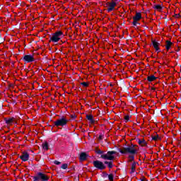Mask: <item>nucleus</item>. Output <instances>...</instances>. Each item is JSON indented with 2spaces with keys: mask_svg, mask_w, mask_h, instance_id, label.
I'll list each match as a JSON object with an SVG mask.
<instances>
[{
  "mask_svg": "<svg viewBox=\"0 0 181 181\" xmlns=\"http://www.w3.org/2000/svg\"><path fill=\"white\" fill-rule=\"evenodd\" d=\"M114 155H117V151H109L107 152L106 155L100 156L102 159L105 160H110V161H105V165H107V168L109 169H112L114 168V163L112 160L115 159V156Z\"/></svg>",
  "mask_w": 181,
  "mask_h": 181,
  "instance_id": "obj_1",
  "label": "nucleus"
},
{
  "mask_svg": "<svg viewBox=\"0 0 181 181\" xmlns=\"http://www.w3.org/2000/svg\"><path fill=\"white\" fill-rule=\"evenodd\" d=\"M136 146H138L135 144H131L127 147H124L122 148H117L118 152H120L122 155H127V153H129V155H136L138 153V150L135 148Z\"/></svg>",
  "mask_w": 181,
  "mask_h": 181,
  "instance_id": "obj_2",
  "label": "nucleus"
},
{
  "mask_svg": "<svg viewBox=\"0 0 181 181\" xmlns=\"http://www.w3.org/2000/svg\"><path fill=\"white\" fill-rule=\"evenodd\" d=\"M33 181H49L50 177L43 172H38L32 176Z\"/></svg>",
  "mask_w": 181,
  "mask_h": 181,
  "instance_id": "obj_3",
  "label": "nucleus"
},
{
  "mask_svg": "<svg viewBox=\"0 0 181 181\" xmlns=\"http://www.w3.org/2000/svg\"><path fill=\"white\" fill-rule=\"evenodd\" d=\"M63 32L59 30L52 34V36H50L49 42H53V43H57L63 37Z\"/></svg>",
  "mask_w": 181,
  "mask_h": 181,
  "instance_id": "obj_4",
  "label": "nucleus"
},
{
  "mask_svg": "<svg viewBox=\"0 0 181 181\" xmlns=\"http://www.w3.org/2000/svg\"><path fill=\"white\" fill-rule=\"evenodd\" d=\"M68 122L69 120L66 119L64 116H62V117L57 119L55 122H54V127H57V128H59V127H66Z\"/></svg>",
  "mask_w": 181,
  "mask_h": 181,
  "instance_id": "obj_5",
  "label": "nucleus"
},
{
  "mask_svg": "<svg viewBox=\"0 0 181 181\" xmlns=\"http://www.w3.org/2000/svg\"><path fill=\"white\" fill-rule=\"evenodd\" d=\"M93 165L94 168H95V169H98V170H105V169H107V165L101 160H94L93 162Z\"/></svg>",
  "mask_w": 181,
  "mask_h": 181,
  "instance_id": "obj_6",
  "label": "nucleus"
},
{
  "mask_svg": "<svg viewBox=\"0 0 181 181\" xmlns=\"http://www.w3.org/2000/svg\"><path fill=\"white\" fill-rule=\"evenodd\" d=\"M141 19H142V14L139 12H136L135 16L133 17V26H136L139 21H141Z\"/></svg>",
  "mask_w": 181,
  "mask_h": 181,
  "instance_id": "obj_7",
  "label": "nucleus"
},
{
  "mask_svg": "<svg viewBox=\"0 0 181 181\" xmlns=\"http://www.w3.org/2000/svg\"><path fill=\"white\" fill-rule=\"evenodd\" d=\"M106 5H109V7L107 8V12H112V11H114L117 6V2L112 0L111 2H107Z\"/></svg>",
  "mask_w": 181,
  "mask_h": 181,
  "instance_id": "obj_8",
  "label": "nucleus"
},
{
  "mask_svg": "<svg viewBox=\"0 0 181 181\" xmlns=\"http://www.w3.org/2000/svg\"><path fill=\"white\" fill-rule=\"evenodd\" d=\"M23 62L25 63H32L35 60V57H33V55H24L23 58H21Z\"/></svg>",
  "mask_w": 181,
  "mask_h": 181,
  "instance_id": "obj_9",
  "label": "nucleus"
},
{
  "mask_svg": "<svg viewBox=\"0 0 181 181\" xmlns=\"http://www.w3.org/2000/svg\"><path fill=\"white\" fill-rule=\"evenodd\" d=\"M20 159H21V160H23V162H28V160H29V154L28 153V152L26 151H23L22 153V155L19 156Z\"/></svg>",
  "mask_w": 181,
  "mask_h": 181,
  "instance_id": "obj_10",
  "label": "nucleus"
},
{
  "mask_svg": "<svg viewBox=\"0 0 181 181\" xmlns=\"http://www.w3.org/2000/svg\"><path fill=\"white\" fill-rule=\"evenodd\" d=\"M101 176L103 178L108 177L110 181H114V174L112 173L108 174L107 172H103Z\"/></svg>",
  "mask_w": 181,
  "mask_h": 181,
  "instance_id": "obj_11",
  "label": "nucleus"
},
{
  "mask_svg": "<svg viewBox=\"0 0 181 181\" xmlns=\"http://www.w3.org/2000/svg\"><path fill=\"white\" fill-rule=\"evenodd\" d=\"M152 45L154 47V49H156V52H160V49L159 48V46H160V43L156 42V40H152Z\"/></svg>",
  "mask_w": 181,
  "mask_h": 181,
  "instance_id": "obj_12",
  "label": "nucleus"
},
{
  "mask_svg": "<svg viewBox=\"0 0 181 181\" xmlns=\"http://www.w3.org/2000/svg\"><path fill=\"white\" fill-rule=\"evenodd\" d=\"M4 121L7 125H12L15 121V117H5Z\"/></svg>",
  "mask_w": 181,
  "mask_h": 181,
  "instance_id": "obj_13",
  "label": "nucleus"
},
{
  "mask_svg": "<svg viewBox=\"0 0 181 181\" xmlns=\"http://www.w3.org/2000/svg\"><path fill=\"white\" fill-rule=\"evenodd\" d=\"M90 156H88V154H87V153L86 152H81L79 156V159L80 160H81L82 162H83V160H87V158H88Z\"/></svg>",
  "mask_w": 181,
  "mask_h": 181,
  "instance_id": "obj_14",
  "label": "nucleus"
},
{
  "mask_svg": "<svg viewBox=\"0 0 181 181\" xmlns=\"http://www.w3.org/2000/svg\"><path fill=\"white\" fill-rule=\"evenodd\" d=\"M86 119L90 124H95V120H94L93 115H86Z\"/></svg>",
  "mask_w": 181,
  "mask_h": 181,
  "instance_id": "obj_15",
  "label": "nucleus"
},
{
  "mask_svg": "<svg viewBox=\"0 0 181 181\" xmlns=\"http://www.w3.org/2000/svg\"><path fill=\"white\" fill-rule=\"evenodd\" d=\"M173 46V42H170V40H166L165 41V49L166 50H169L170 47Z\"/></svg>",
  "mask_w": 181,
  "mask_h": 181,
  "instance_id": "obj_16",
  "label": "nucleus"
},
{
  "mask_svg": "<svg viewBox=\"0 0 181 181\" xmlns=\"http://www.w3.org/2000/svg\"><path fill=\"white\" fill-rule=\"evenodd\" d=\"M157 78L158 77L155 76L154 75L148 76H147V81H148L149 83H152V81H155V80H156Z\"/></svg>",
  "mask_w": 181,
  "mask_h": 181,
  "instance_id": "obj_17",
  "label": "nucleus"
},
{
  "mask_svg": "<svg viewBox=\"0 0 181 181\" xmlns=\"http://www.w3.org/2000/svg\"><path fill=\"white\" fill-rule=\"evenodd\" d=\"M138 144L139 145H141V146H146V145H148V143H146V141H145V139H138Z\"/></svg>",
  "mask_w": 181,
  "mask_h": 181,
  "instance_id": "obj_18",
  "label": "nucleus"
},
{
  "mask_svg": "<svg viewBox=\"0 0 181 181\" xmlns=\"http://www.w3.org/2000/svg\"><path fill=\"white\" fill-rule=\"evenodd\" d=\"M136 164L138 165V163L134 161L132 164V170L130 173H135V168H136Z\"/></svg>",
  "mask_w": 181,
  "mask_h": 181,
  "instance_id": "obj_19",
  "label": "nucleus"
},
{
  "mask_svg": "<svg viewBox=\"0 0 181 181\" xmlns=\"http://www.w3.org/2000/svg\"><path fill=\"white\" fill-rule=\"evenodd\" d=\"M42 149H45V151H49V143L47 141H45L42 144Z\"/></svg>",
  "mask_w": 181,
  "mask_h": 181,
  "instance_id": "obj_20",
  "label": "nucleus"
},
{
  "mask_svg": "<svg viewBox=\"0 0 181 181\" xmlns=\"http://www.w3.org/2000/svg\"><path fill=\"white\" fill-rule=\"evenodd\" d=\"M95 153H97V155H100V156H103V155H106L105 151H101L100 149L96 150Z\"/></svg>",
  "mask_w": 181,
  "mask_h": 181,
  "instance_id": "obj_21",
  "label": "nucleus"
},
{
  "mask_svg": "<svg viewBox=\"0 0 181 181\" xmlns=\"http://www.w3.org/2000/svg\"><path fill=\"white\" fill-rule=\"evenodd\" d=\"M129 162H134L135 160V154H130L128 156Z\"/></svg>",
  "mask_w": 181,
  "mask_h": 181,
  "instance_id": "obj_22",
  "label": "nucleus"
},
{
  "mask_svg": "<svg viewBox=\"0 0 181 181\" xmlns=\"http://www.w3.org/2000/svg\"><path fill=\"white\" fill-rule=\"evenodd\" d=\"M152 139H153V141H158V139L160 140L161 139H160V137H159V134H156L155 136H152Z\"/></svg>",
  "mask_w": 181,
  "mask_h": 181,
  "instance_id": "obj_23",
  "label": "nucleus"
},
{
  "mask_svg": "<svg viewBox=\"0 0 181 181\" xmlns=\"http://www.w3.org/2000/svg\"><path fill=\"white\" fill-rule=\"evenodd\" d=\"M154 9H157V11H162L163 7L162 6H160V4H157L156 6H154Z\"/></svg>",
  "mask_w": 181,
  "mask_h": 181,
  "instance_id": "obj_24",
  "label": "nucleus"
},
{
  "mask_svg": "<svg viewBox=\"0 0 181 181\" xmlns=\"http://www.w3.org/2000/svg\"><path fill=\"white\" fill-rule=\"evenodd\" d=\"M67 168H69V164L67 163H64L61 166V169H67Z\"/></svg>",
  "mask_w": 181,
  "mask_h": 181,
  "instance_id": "obj_25",
  "label": "nucleus"
},
{
  "mask_svg": "<svg viewBox=\"0 0 181 181\" xmlns=\"http://www.w3.org/2000/svg\"><path fill=\"white\" fill-rule=\"evenodd\" d=\"M129 118H131V116H129V115H126V116L124 117L125 122H128V121H129Z\"/></svg>",
  "mask_w": 181,
  "mask_h": 181,
  "instance_id": "obj_26",
  "label": "nucleus"
},
{
  "mask_svg": "<svg viewBox=\"0 0 181 181\" xmlns=\"http://www.w3.org/2000/svg\"><path fill=\"white\" fill-rule=\"evenodd\" d=\"M81 84L83 87H88V83H87V82H82Z\"/></svg>",
  "mask_w": 181,
  "mask_h": 181,
  "instance_id": "obj_27",
  "label": "nucleus"
},
{
  "mask_svg": "<svg viewBox=\"0 0 181 181\" xmlns=\"http://www.w3.org/2000/svg\"><path fill=\"white\" fill-rule=\"evenodd\" d=\"M98 139H99V141H103V139H104V135L100 134L99 135Z\"/></svg>",
  "mask_w": 181,
  "mask_h": 181,
  "instance_id": "obj_28",
  "label": "nucleus"
},
{
  "mask_svg": "<svg viewBox=\"0 0 181 181\" xmlns=\"http://www.w3.org/2000/svg\"><path fill=\"white\" fill-rule=\"evenodd\" d=\"M71 119H76L77 118V116L76 115H71Z\"/></svg>",
  "mask_w": 181,
  "mask_h": 181,
  "instance_id": "obj_29",
  "label": "nucleus"
},
{
  "mask_svg": "<svg viewBox=\"0 0 181 181\" xmlns=\"http://www.w3.org/2000/svg\"><path fill=\"white\" fill-rule=\"evenodd\" d=\"M54 165H60L62 163L60 161L54 160Z\"/></svg>",
  "mask_w": 181,
  "mask_h": 181,
  "instance_id": "obj_30",
  "label": "nucleus"
},
{
  "mask_svg": "<svg viewBox=\"0 0 181 181\" xmlns=\"http://www.w3.org/2000/svg\"><path fill=\"white\" fill-rule=\"evenodd\" d=\"M174 18H180V13H177V14H175L174 15Z\"/></svg>",
  "mask_w": 181,
  "mask_h": 181,
  "instance_id": "obj_31",
  "label": "nucleus"
},
{
  "mask_svg": "<svg viewBox=\"0 0 181 181\" xmlns=\"http://www.w3.org/2000/svg\"><path fill=\"white\" fill-rule=\"evenodd\" d=\"M151 90H153V91H155V90H156L155 88H151Z\"/></svg>",
  "mask_w": 181,
  "mask_h": 181,
  "instance_id": "obj_32",
  "label": "nucleus"
},
{
  "mask_svg": "<svg viewBox=\"0 0 181 181\" xmlns=\"http://www.w3.org/2000/svg\"><path fill=\"white\" fill-rule=\"evenodd\" d=\"M144 180L148 181V180H146V178L144 177Z\"/></svg>",
  "mask_w": 181,
  "mask_h": 181,
  "instance_id": "obj_33",
  "label": "nucleus"
},
{
  "mask_svg": "<svg viewBox=\"0 0 181 181\" xmlns=\"http://www.w3.org/2000/svg\"><path fill=\"white\" fill-rule=\"evenodd\" d=\"M141 181H145L144 179H141Z\"/></svg>",
  "mask_w": 181,
  "mask_h": 181,
  "instance_id": "obj_34",
  "label": "nucleus"
}]
</instances>
